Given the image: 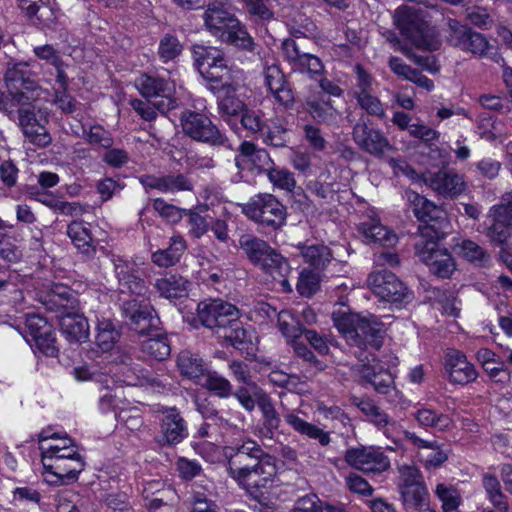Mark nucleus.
Returning a JSON list of instances; mask_svg holds the SVG:
<instances>
[{
	"mask_svg": "<svg viewBox=\"0 0 512 512\" xmlns=\"http://www.w3.org/2000/svg\"><path fill=\"white\" fill-rule=\"evenodd\" d=\"M390 467V461L373 448H354V469L365 473H381Z\"/></svg>",
	"mask_w": 512,
	"mask_h": 512,
	"instance_id": "34",
	"label": "nucleus"
},
{
	"mask_svg": "<svg viewBox=\"0 0 512 512\" xmlns=\"http://www.w3.org/2000/svg\"><path fill=\"white\" fill-rule=\"evenodd\" d=\"M188 437L187 422L175 407L162 410L160 436L157 442L161 446H175Z\"/></svg>",
	"mask_w": 512,
	"mask_h": 512,
	"instance_id": "21",
	"label": "nucleus"
},
{
	"mask_svg": "<svg viewBox=\"0 0 512 512\" xmlns=\"http://www.w3.org/2000/svg\"><path fill=\"white\" fill-rule=\"evenodd\" d=\"M229 369L238 382L250 387L255 397L264 393V391L252 380L249 366L245 362L233 360L229 363Z\"/></svg>",
	"mask_w": 512,
	"mask_h": 512,
	"instance_id": "58",
	"label": "nucleus"
},
{
	"mask_svg": "<svg viewBox=\"0 0 512 512\" xmlns=\"http://www.w3.org/2000/svg\"><path fill=\"white\" fill-rule=\"evenodd\" d=\"M366 285L383 302L401 304L410 298L405 284L394 273L385 269L372 271L367 276Z\"/></svg>",
	"mask_w": 512,
	"mask_h": 512,
	"instance_id": "13",
	"label": "nucleus"
},
{
	"mask_svg": "<svg viewBox=\"0 0 512 512\" xmlns=\"http://www.w3.org/2000/svg\"><path fill=\"white\" fill-rule=\"evenodd\" d=\"M261 133L264 144L274 148H284L290 141V129L284 118L274 119L270 125H266Z\"/></svg>",
	"mask_w": 512,
	"mask_h": 512,
	"instance_id": "43",
	"label": "nucleus"
},
{
	"mask_svg": "<svg viewBox=\"0 0 512 512\" xmlns=\"http://www.w3.org/2000/svg\"><path fill=\"white\" fill-rule=\"evenodd\" d=\"M135 86L142 97L148 101L154 99L157 110L166 114L177 107L173 96L175 86L172 81L156 74H142L135 81Z\"/></svg>",
	"mask_w": 512,
	"mask_h": 512,
	"instance_id": "11",
	"label": "nucleus"
},
{
	"mask_svg": "<svg viewBox=\"0 0 512 512\" xmlns=\"http://www.w3.org/2000/svg\"><path fill=\"white\" fill-rule=\"evenodd\" d=\"M389 165L396 176H406L413 182H423L434 192L443 197H457L466 190L464 176L453 170H439L419 175L405 161L390 159Z\"/></svg>",
	"mask_w": 512,
	"mask_h": 512,
	"instance_id": "3",
	"label": "nucleus"
},
{
	"mask_svg": "<svg viewBox=\"0 0 512 512\" xmlns=\"http://www.w3.org/2000/svg\"><path fill=\"white\" fill-rule=\"evenodd\" d=\"M399 473L398 490L404 509L407 512H427L430 509V498L419 469L403 465Z\"/></svg>",
	"mask_w": 512,
	"mask_h": 512,
	"instance_id": "9",
	"label": "nucleus"
},
{
	"mask_svg": "<svg viewBox=\"0 0 512 512\" xmlns=\"http://www.w3.org/2000/svg\"><path fill=\"white\" fill-rule=\"evenodd\" d=\"M403 197L412 206L417 219L424 223L419 227L421 240L443 239L446 235L444 228L448 224L445 211L415 191L406 190Z\"/></svg>",
	"mask_w": 512,
	"mask_h": 512,
	"instance_id": "6",
	"label": "nucleus"
},
{
	"mask_svg": "<svg viewBox=\"0 0 512 512\" xmlns=\"http://www.w3.org/2000/svg\"><path fill=\"white\" fill-rule=\"evenodd\" d=\"M268 180L273 184L274 187L291 192L296 187V180L294 174L286 169L273 165L265 173Z\"/></svg>",
	"mask_w": 512,
	"mask_h": 512,
	"instance_id": "54",
	"label": "nucleus"
},
{
	"mask_svg": "<svg viewBox=\"0 0 512 512\" xmlns=\"http://www.w3.org/2000/svg\"><path fill=\"white\" fill-rule=\"evenodd\" d=\"M0 109L11 120H17L25 142L39 149L47 148L52 143L48 131V112L39 108L26 93H14L9 102H0Z\"/></svg>",
	"mask_w": 512,
	"mask_h": 512,
	"instance_id": "2",
	"label": "nucleus"
},
{
	"mask_svg": "<svg viewBox=\"0 0 512 512\" xmlns=\"http://www.w3.org/2000/svg\"><path fill=\"white\" fill-rule=\"evenodd\" d=\"M446 40L453 47L479 56L484 55L489 47L488 41L482 34L455 19L448 20Z\"/></svg>",
	"mask_w": 512,
	"mask_h": 512,
	"instance_id": "16",
	"label": "nucleus"
},
{
	"mask_svg": "<svg viewBox=\"0 0 512 512\" xmlns=\"http://www.w3.org/2000/svg\"><path fill=\"white\" fill-rule=\"evenodd\" d=\"M113 263L121 291L126 290L134 295H144L147 287L137 265L121 257L114 258Z\"/></svg>",
	"mask_w": 512,
	"mask_h": 512,
	"instance_id": "24",
	"label": "nucleus"
},
{
	"mask_svg": "<svg viewBox=\"0 0 512 512\" xmlns=\"http://www.w3.org/2000/svg\"><path fill=\"white\" fill-rule=\"evenodd\" d=\"M357 142L371 154L381 155L390 149L388 140L377 130L366 125L354 127Z\"/></svg>",
	"mask_w": 512,
	"mask_h": 512,
	"instance_id": "37",
	"label": "nucleus"
},
{
	"mask_svg": "<svg viewBox=\"0 0 512 512\" xmlns=\"http://www.w3.org/2000/svg\"><path fill=\"white\" fill-rule=\"evenodd\" d=\"M387 337V326L380 317L371 313L354 315V348L359 350L358 374L361 382L369 383L380 394L393 403H400L403 395L394 385V375L389 370L398 364V358L390 355L384 369L376 360L378 351Z\"/></svg>",
	"mask_w": 512,
	"mask_h": 512,
	"instance_id": "1",
	"label": "nucleus"
},
{
	"mask_svg": "<svg viewBox=\"0 0 512 512\" xmlns=\"http://www.w3.org/2000/svg\"><path fill=\"white\" fill-rule=\"evenodd\" d=\"M139 182L146 192L157 190L163 194L193 192L194 182L187 173H168L164 175H142Z\"/></svg>",
	"mask_w": 512,
	"mask_h": 512,
	"instance_id": "19",
	"label": "nucleus"
},
{
	"mask_svg": "<svg viewBox=\"0 0 512 512\" xmlns=\"http://www.w3.org/2000/svg\"><path fill=\"white\" fill-rule=\"evenodd\" d=\"M301 255L315 269H324L332 259L331 250L324 244L303 245Z\"/></svg>",
	"mask_w": 512,
	"mask_h": 512,
	"instance_id": "50",
	"label": "nucleus"
},
{
	"mask_svg": "<svg viewBox=\"0 0 512 512\" xmlns=\"http://www.w3.org/2000/svg\"><path fill=\"white\" fill-rule=\"evenodd\" d=\"M203 18L206 29L218 39H221L230 28H233V24L237 21L234 14L217 3L207 5Z\"/></svg>",
	"mask_w": 512,
	"mask_h": 512,
	"instance_id": "30",
	"label": "nucleus"
},
{
	"mask_svg": "<svg viewBox=\"0 0 512 512\" xmlns=\"http://www.w3.org/2000/svg\"><path fill=\"white\" fill-rule=\"evenodd\" d=\"M198 385H201L207 391L220 398H228L232 395V385L230 381L216 371L208 370L205 376L198 381Z\"/></svg>",
	"mask_w": 512,
	"mask_h": 512,
	"instance_id": "51",
	"label": "nucleus"
},
{
	"mask_svg": "<svg viewBox=\"0 0 512 512\" xmlns=\"http://www.w3.org/2000/svg\"><path fill=\"white\" fill-rule=\"evenodd\" d=\"M442 503L443 512H461L459 506L462 503L461 493L452 485L439 483L434 491Z\"/></svg>",
	"mask_w": 512,
	"mask_h": 512,
	"instance_id": "52",
	"label": "nucleus"
},
{
	"mask_svg": "<svg viewBox=\"0 0 512 512\" xmlns=\"http://www.w3.org/2000/svg\"><path fill=\"white\" fill-rule=\"evenodd\" d=\"M234 163L239 173L249 171L265 174L274 161L266 149L258 147L251 141H243L237 149Z\"/></svg>",
	"mask_w": 512,
	"mask_h": 512,
	"instance_id": "20",
	"label": "nucleus"
},
{
	"mask_svg": "<svg viewBox=\"0 0 512 512\" xmlns=\"http://www.w3.org/2000/svg\"><path fill=\"white\" fill-rule=\"evenodd\" d=\"M122 314L130 320V327L141 322L142 318L150 316L154 309L148 305L138 302L136 299L126 300L122 304Z\"/></svg>",
	"mask_w": 512,
	"mask_h": 512,
	"instance_id": "57",
	"label": "nucleus"
},
{
	"mask_svg": "<svg viewBox=\"0 0 512 512\" xmlns=\"http://www.w3.org/2000/svg\"><path fill=\"white\" fill-rule=\"evenodd\" d=\"M42 462L53 461V458H76L82 457L78 452V447L75 442L67 435L63 437V446H44L40 444Z\"/></svg>",
	"mask_w": 512,
	"mask_h": 512,
	"instance_id": "48",
	"label": "nucleus"
},
{
	"mask_svg": "<svg viewBox=\"0 0 512 512\" xmlns=\"http://www.w3.org/2000/svg\"><path fill=\"white\" fill-rule=\"evenodd\" d=\"M196 319L201 326L220 333L240 319V310L232 303L220 298L205 299L197 304Z\"/></svg>",
	"mask_w": 512,
	"mask_h": 512,
	"instance_id": "10",
	"label": "nucleus"
},
{
	"mask_svg": "<svg viewBox=\"0 0 512 512\" xmlns=\"http://www.w3.org/2000/svg\"><path fill=\"white\" fill-rule=\"evenodd\" d=\"M487 219L490 222L487 236L503 243L512 235V195L506 194L501 202L491 207Z\"/></svg>",
	"mask_w": 512,
	"mask_h": 512,
	"instance_id": "18",
	"label": "nucleus"
},
{
	"mask_svg": "<svg viewBox=\"0 0 512 512\" xmlns=\"http://www.w3.org/2000/svg\"><path fill=\"white\" fill-rule=\"evenodd\" d=\"M190 282L180 274L167 273L157 278L153 284L160 297L168 300L181 299L188 296Z\"/></svg>",
	"mask_w": 512,
	"mask_h": 512,
	"instance_id": "35",
	"label": "nucleus"
},
{
	"mask_svg": "<svg viewBox=\"0 0 512 512\" xmlns=\"http://www.w3.org/2000/svg\"><path fill=\"white\" fill-rule=\"evenodd\" d=\"M220 40L249 52H252L255 48L253 38L248 33L245 25H243L238 19L233 24V28H230V30H228Z\"/></svg>",
	"mask_w": 512,
	"mask_h": 512,
	"instance_id": "49",
	"label": "nucleus"
},
{
	"mask_svg": "<svg viewBox=\"0 0 512 512\" xmlns=\"http://www.w3.org/2000/svg\"><path fill=\"white\" fill-rule=\"evenodd\" d=\"M209 89L217 97L218 113L222 118L238 115L245 108L244 103L236 96L233 84L225 82L219 86L211 85Z\"/></svg>",
	"mask_w": 512,
	"mask_h": 512,
	"instance_id": "31",
	"label": "nucleus"
},
{
	"mask_svg": "<svg viewBox=\"0 0 512 512\" xmlns=\"http://www.w3.org/2000/svg\"><path fill=\"white\" fill-rule=\"evenodd\" d=\"M454 249L457 254L470 262L483 263L488 258L485 251L471 240H461L455 245Z\"/></svg>",
	"mask_w": 512,
	"mask_h": 512,
	"instance_id": "62",
	"label": "nucleus"
},
{
	"mask_svg": "<svg viewBox=\"0 0 512 512\" xmlns=\"http://www.w3.org/2000/svg\"><path fill=\"white\" fill-rule=\"evenodd\" d=\"M415 419L420 426L431 427L438 431H448L453 427L450 416L438 413L431 408H420L415 413Z\"/></svg>",
	"mask_w": 512,
	"mask_h": 512,
	"instance_id": "45",
	"label": "nucleus"
},
{
	"mask_svg": "<svg viewBox=\"0 0 512 512\" xmlns=\"http://www.w3.org/2000/svg\"><path fill=\"white\" fill-rule=\"evenodd\" d=\"M244 214L264 229L277 231L286 225L287 208L274 195L258 194L243 208Z\"/></svg>",
	"mask_w": 512,
	"mask_h": 512,
	"instance_id": "8",
	"label": "nucleus"
},
{
	"mask_svg": "<svg viewBox=\"0 0 512 512\" xmlns=\"http://www.w3.org/2000/svg\"><path fill=\"white\" fill-rule=\"evenodd\" d=\"M177 367L180 374L196 384L200 381L209 370L206 363L197 354L190 351H181L177 357Z\"/></svg>",
	"mask_w": 512,
	"mask_h": 512,
	"instance_id": "40",
	"label": "nucleus"
},
{
	"mask_svg": "<svg viewBox=\"0 0 512 512\" xmlns=\"http://www.w3.org/2000/svg\"><path fill=\"white\" fill-rule=\"evenodd\" d=\"M264 79L274 99L285 109L292 108L295 103L294 92L282 70L277 65L268 66L264 71Z\"/></svg>",
	"mask_w": 512,
	"mask_h": 512,
	"instance_id": "25",
	"label": "nucleus"
},
{
	"mask_svg": "<svg viewBox=\"0 0 512 512\" xmlns=\"http://www.w3.org/2000/svg\"><path fill=\"white\" fill-rule=\"evenodd\" d=\"M332 320L337 331L346 339L352 338V309L344 307L334 309Z\"/></svg>",
	"mask_w": 512,
	"mask_h": 512,
	"instance_id": "64",
	"label": "nucleus"
},
{
	"mask_svg": "<svg viewBox=\"0 0 512 512\" xmlns=\"http://www.w3.org/2000/svg\"><path fill=\"white\" fill-rule=\"evenodd\" d=\"M5 82L11 98L14 93H25L24 90L33 91L37 86L28 62L23 61L8 63Z\"/></svg>",
	"mask_w": 512,
	"mask_h": 512,
	"instance_id": "28",
	"label": "nucleus"
},
{
	"mask_svg": "<svg viewBox=\"0 0 512 512\" xmlns=\"http://www.w3.org/2000/svg\"><path fill=\"white\" fill-rule=\"evenodd\" d=\"M194 65L200 72L204 67H211L225 60L224 52L216 47L194 44L192 46Z\"/></svg>",
	"mask_w": 512,
	"mask_h": 512,
	"instance_id": "46",
	"label": "nucleus"
},
{
	"mask_svg": "<svg viewBox=\"0 0 512 512\" xmlns=\"http://www.w3.org/2000/svg\"><path fill=\"white\" fill-rule=\"evenodd\" d=\"M356 76L361 88V92L357 96L360 106L369 114L383 116L384 109L381 102L370 93L373 82L371 76L360 66L356 67Z\"/></svg>",
	"mask_w": 512,
	"mask_h": 512,
	"instance_id": "36",
	"label": "nucleus"
},
{
	"mask_svg": "<svg viewBox=\"0 0 512 512\" xmlns=\"http://www.w3.org/2000/svg\"><path fill=\"white\" fill-rule=\"evenodd\" d=\"M67 235L75 248L87 258L95 254V246L90 230L82 221H72L67 227Z\"/></svg>",
	"mask_w": 512,
	"mask_h": 512,
	"instance_id": "41",
	"label": "nucleus"
},
{
	"mask_svg": "<svg viewBox=\"0 0 512 512\" xmlns=\"http://www.w3.org/2000/svg\"><path fill=\"white\" fill-rule=\"evenodd\" d=\"M59 325L62 334L71 343H82L89 337L87 319L74 310L61 315Z\"/></svg>",
	"mask_w": 512,
	"mask_h": 512,
	"instance_id": "33",
	"label": "nucleus"
},
{
	"mask_svg": "<svg viewBox=\"0 0 512 512\" xmlns=\"http://www.w3.org/2000/svg\"><path fill=\"white\" fill-rule=\"evenodd\" d=\"M483 487L490 502L500 511L508 512V504L504 500L498 479L492 475L483 476Z\"/></svg>",
	"mask_w": 512,
	"mask_h": 512,
	"instance_id": "55",
	"label": "nucleus"
},
{
	"mask_svg": "<svg viewBox=\"0 0 512 512\" xmlns=\"http://www.w3.org/2000/svg\"><path fill=\"white\" fill-rule=\"evenodd\" d=\"M261 412V419L257 426V435L261 439L274 440L281 426V417L270 397L264 392L256 397Z\"/></svg>",
	"mask_w": 512,
	"mask_h": 512,
	"instance_id": "27",
	"label": "nucleus"
},
{
	"mask_svg": "<svg viewBox=\"0 0 512 512\" xmlns=\"http://www.w3.org/2000/svg\"><path fill=\"white\" fill-rule=\"evenodd\" d=\"M285 422L297 433L307 436L308 438L318 440L322 446L330 443V436L323 429L309 423L298 416L295 411H287L283 415Z\"/></svg>",
	"mask_w": 512,
	"mask_h": 512,
	"instance_id": "39",
	"label": "nucleus"
},
{
	"mask_svg": "<svg viewBox=\"0 0 512 512\" xmlns=\"http://www.w3.org/2000/svg\"><path fill=\"white\" fill-rule=\"evenodd\" d=\"M358 230L367 243L392 247L398 241L397 235L390 228L382 225L375 217H369L366 221L361 222Z\"/></svg>",
	"mask_w": 512,
	"mask_h": 512,
	"instance_id": "32",
	"label": "nucleus"
},
{
	"mask_svg": "<svg viewBox=\"0 0 512 512\" xmlns=\"http://www.w3.org/2000/svg\"><path fill=\"white\" fill-rule=\"evenodd\" d=\"M320 287V276L318 273L303 269L298 277L297 290L304 297L313 296Z\"/></svg>",
	"mask_w": 512,
	"mask_h": 512,
	"instance_id": "60",
	"label": "nucleus"
},
{
	"mask_svg": "<svg viewBox=\"0 0 512 512\" xmlns=\"http://www.w3.org/2000/svg\"><path fill=\"white\" fill-rule=\"evenodd\" d=\"M43 469L51 478L50 484L65 485L75 482L85 467L83 457L70 459L53 458V461L42 462Z\"/></svg>",
	"mask_w": 512,
	"mask_h": 512,
	"instance_id": "22",
	"label": "nucleus"
},
{
	"mask_svg": "<svg viewBox=\"0 0 512 512\" xmlns=\"http://www.w3.org/2000/svg\"><path fill=\"white\" fill-rule=\"evenodd\" d=\"M152 206L161 218L171 224L179 223L187 211V209L168 203L163 198L154 199Z\"/></svg>",
	"mask_w": 512,
	"mask_h": 512,
	"instance_id": "56",
	"label": "nucleus"
},
{
	"mask_svg": "<svg viewBox=\"0 0 512 512\" xmlns=\"http://www.w3.org/2000/svg\"><path fill=\"white\" fill-rule=\"evenodd\" d=\"M437 241L435 238L419 240L416 252L434 274L448 278L455 270V263L450 254L438 248Z\"/></svg>",
	"mask_w": 512,
	"mask_h": 512,
	"instance_id": "17",
	"label": "nucleus"
},
{
	"mask_svg": "<svg viewBox=\"0 0 512 512\" xmlns=\"http://www.w3.org/2000/svg\"><path fill=\"white\" fill-rule=\"evenodd\" d=\"M179 121L183 133L192 140L212 148L233 149L225 131L214 124L207 115L185 109L181 112Z\"/></svg>",
	"mask_w": 512,
	"mask_h": 512,
	"instance_id": "5",
	"label": "nucleus"
},
{
	"mask_svg": "<svg viewBox=\"0 0 512 512\" xmlns=\"http://www.w3.org/2000/svg\"><path fill=\"white\" fill-rule=\"evenodd\" d=\"M182 51L183 45L176 35L166 33L161 37L157 53L163 63L175 61Z\"/></svg>",
	"mask_w": 512,
	"mask_h": 512,
	"instance_id": "53",
	"label": "nucleus"
},
{
	"mask_svg": "<svg viewBox=\"0 0 512 512\" xmlns=\"http://www.w3.org/2000/svg\"><path fill=\"white\" fill-rule=\"evenodd\" d=\"M239 247L248 260L272 277L290 274L288 260L272 248L265 240L252 234L239 237Z\"/></svg>",
	"mask_w": 512,
	"mask_h": 512,
	"instance_id": "4",
	"label": "nucleus"
},
{
	"mask_svg": "<svg viewBox=\"0 0 512 512\" xmlns=\"http://www.w3.org/2000/svg\"><path fill=\"white\" fill-rule=\"evenodd\" d=\"M186 248V241L182 236H172L169 241V246L165 249H159L153 252L151 260L158 267L168 268L174 266L180 261Z\"/></svg>",
	"mask_w": 512,
	"mask_h": 512,
	"instance_id": "38",
	"label": "nucleus"
},
{
	"mask_svg": "<svg viewBox=\"0 0 512 512\" xmlns=\"http://www.w3.org/2000/svg\"><path fill=\"white\" fill-rule=\"evenodd\" d=\"M394 20L403 35L419 49L435 51L440 41L419 13L410 6L403 5L395 10Z\"/></svg>",
	"mask_w": 512,
	"mask_h": 512,
	"instance_id": "7",
	"label": "nucleus"
},
{
	"mask_svg": "<svg viewBox=\"0 0 512 512\" xmlns=\"http://www.w3.org/2000/svg\"><path fill=\"white\" fill-rule=\"evenodd\" d=\"M444 371L453 384L466 385L477 379L475 366L468 361L466 355L456 349H450L445 355Z\"/></svg>",
	"mask_w": 512,
	"mask_h": 512,
	"instance_id": "23",
	"label": "nucleus"
},
{
	"mask_svg": "<svg viewBox=\"0 0 512 512\" xmlns=\"http://www.w3.org/2000/svg\"><path fill=\"white\" fill-rule=\"evenodd\" d=\"M26 327L34 343H36L37 340L49 336V334L54 331L48 321L37 314L27 316Z\"/></svg>",
	"mask_w": 512,
	"mask_h": 512,
	"instance_id": "61",
	"label": "nucleus"
},
{
	"mask_svg": "<svg viewBox=\"0 0 512 512\" xmlns=\"http://www.w3.org/2000/svg\"><path fill=\"white\" fill-rule=\"evenodd\" d=\"M119 327L110 319L98 320L96 326L95 344L101 352L111 351L119 341Z\"/></svg>",
	"mask_w": 512,
	"mask_h": 512,
	"instance_id": "42",
	"label": "nucleus"
},
{
	"mask_svg": "<svg viewBox=\"0 0 512 512\" xmlns=\"http://www.w3.org/2000/svg\"><path fill=\"white\" fill-rule=\"evenodd\" d=\"M405 435L419 448L417 457L426 469L437 468L448 460V451L438 442L425 441L414 433L406 432Z\"/></svg>",
	"mask_w": 512,
	"mask_h": 512,
	"instance_id": "29",
	"label": "nucleus"
},
{
	"mask_svg": "<svg viewBox=\"0 0 512 512\" xmlns=\"http://www.w3.org/2000/svg\"><path fill=\"white\" fill-rule=\"evenodd\" d=\"M224 455L227 458L229 475L234 479L248 469H253L264 458L271 456L265 452L261 445L250 438L244 439L240 444L225 447Z\"/></svg>",
	"mask_w": 512,
	"mask_h": 512,
	"instance_id": "12",
	"label": "nucleus"
},
{
	"mask_svg": "<svg viewBox=\"0 0 512 512\" xmlns=\"http://www.w3.org/2000/svg\"><path fill=\"white\" fill-rule=\"evenodd\" d=\"M194 65L200 72L204 67H211L225 60L224 52L216 47L194 44L192 46Z\"/></svg>",
	"mask_w": 512,
	"mask_h": 512,
	"instance_id": "47",
	"label": "nucleus"
},
{
	"mask_svg": "<svg viewBox=\"0 0 512 512\" xmlns=\"http://www.w3.org/2000/svg\"><path fill=\"white\" fill-rule=\"evenodd\" d=\"M223 332L226 343L245 355L246 358L255 356L257 337L250 326L245 327L240 319H238Z\"/></svg>",
	"mask_w": 512,
	"mask_h": 512,
	"instance_id": "26",
	"label": "nucleus"
},
{
	"mask_svg": "<svg viewBox=\"0 0 512 512\" xmlns=\"http://www.w3.org/2000/svg\"><path fill=\"white\" fill-rule=\"evenodd\" d=\"M284 59L289 63L294 72L307 74L316 79L324 73V65L319 57L301 49L294 38H287L281 44Z\"/></svg>",
	"mask_w": 512,
	"mask_h": 512,
	"instance_id": "15",
	"label": "nucleus"
},
{
	"mask_svg": "<svg viewBox=\"0 0 512 512\" xmlns=\"http://www.w3.org/2000/svg\"><path fill=\"white\" fill-rule=\"evenodd\" d=\"M85 140L93 145L103 148H110L113 146L114 139L109 131L104 129L101 125H92L88 130L83 129Z\"/></svg>",
	"mask_w": 512,
	"mask_h": 512,
	"instance_id": "59",
	"label": "nucleus"
},
{
	"mask_svg": "<svg viewBox=\"0 0 512 512\" xmlns=\"http://www.w3.org/2000/svg\"><path fill=\"white\" fill-rule=\"evenodd\" d=\"M241 114V125L251 134L262 133L266 127L263 113L260 110L244 108Z\"/></svg>",
	"mask_w": 512,
	"mask_h": 512,
	"instance_id": "63",
	"label": "nucleus"
},
{
	"mask_svg": "<svg viewBox=\"0 0 512 512\" xmlns=\"http://www.w3.org/2000/svg\"><path fill=\"white\" fill-rule=\"evenodd\" d=\"M277 474V467L273 456L264 458L262 462L255 465L253 469L243 472L234 480L255 500L261 501L264 498L265 490L268 489Z\"/></svg>",
	"mask_w": 512,
	"mask_h": 512,
	"instance_id": "14",
	"label": "nucleus"
},
{
	"mask_svg": "<svg viewBox=\"0 0 512 512\" xmlns=\"http://www.w3.org/2000/svg\"><path fill=\"white\" fill-rule=\"evenodd\" d=\"M147 337L148 338L141 343L142 353L157 361L166 360L171 353V347L167 336L157 331L153 333L152 336Z\"/></svg>",
	"mask_w": 512,
	"mask_h": 512,
	"instance_id": "44",
	"label": "nucleus"
}]
</instances>
